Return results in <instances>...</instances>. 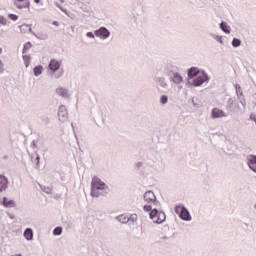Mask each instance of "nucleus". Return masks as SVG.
Here are the masks:
<instances>
[{"label": "nucleus", "instance_id": "7", "mask_svg": "<svg viewBox=\"0 0 256 256\" xmlns=\"http://www.w3.org/2000/svg\"><path fill=\"white\" fill-rule=\"evenodd\" d=\"M144 201L146 203H155V201H157V197H155V193H153V191H148L144 194Z\"/></svg>", "mask_w": 256, "mask_h": 256}, {"label": "nucleus", "instance_id": "31", "mask_svg": "<svg viewBox=\"0 0 256 256\" xmlns=\"http://www.w3.org/2000/svg\"><path fill=\"white\" fill-rule=\"evenodd\" d=\"M53 25H56V27H58V26H59V22L54 21V22H53Z\"/></svg>", "mask_w": 256, "mask_h": 256}, {"label": "nucleus", "instance_id": "18", "mask_svg": "<svg viewBox=\"0 0 256 256\" xmlns=\"http://www.w3.org/2000/svg\"><path fill=\"white\" fill-rule=\"evenodd\" d=\"M220 27H221L222 31H224V33H231V28L227 25V23L222 22L220 24Z\"/></svg>", "mask_w": 256, "mask_h": 256}, {"label": "nucleus", "instance_id": "3", "mask_svg": "<svg viewBox=\"0 0 256 256\" xmlns=\"http://www.w3.org/2000/svg\"><path fill=\"white\" fill-rule=\"evenodd\" d=\"M175 213L179 215L183 221H191V214H189V210H187V208L184 206H176Z\"/></svg>", "mask_w": 256, "mask_h": 256}, {"label": "nucleus", "instance_id": "29", "mask_svg": "<svg viewBox=\"0 0 256 256\" xmlns=\"http://www.w3.org/2000/svg\"><path fill=\"white\" fill-rule=\"evenodd\" d=\"M87 37H90V39H95V35L93 34V32H88Z\"/></svg>", "mask_w": 256, "mask_h": 256}, {"label": "nucleus", "instance_id": "2", "mask_svg": "<svg viewBox=\"0 0 256 256\" xmlns=\"http://www.w3.org/2000/svg\"><path fill=\"white\" fill-rule=\"evenodd\" d=\"M150 219H152L153 223L161 224L167 219V216L164 214V212H158L157 209H153L150 212Z\"/></svg>", "mask_w": 256, "mask_h": 256}, {"label": "nucleus", "instance_id": "16", "mask_svg": "<svg viewBox=\"0 0 256 256\" xmlns=\"http://www.w3.org/2000/svg\"><path fill=\"white\" fill-rule=\"evenodd\" d=\"M197 75H199V68H191L188 72V77H190V79L197 77Z\"/></svg>", "mask_w": 256, "mask_h": 256}, {"label": "nucleus", "instance_id": "35", "mask_svg": "<svg viewBox=\"0 0 256 256\" xmlns=\"http://www.w3.org/2000/svg\"><path fill=\"white\" fill-rule=\"evenodd\" d=\"M18 9H23V7H21V6H18Z\"/></svg>", "mask_w": 256, "mask_h": 256}, {"label": "nucleus", "instance_id": "22", "mask_svg": "<svg viewBox=\"0 0 256 256\" xmlns=\"http://www.w3.org/2000/svg\"><path fill=\"white\" fill-rule=\"evenodd\" d=\"M33 47V44H31V42H27L26 44H24V48L22 53H27V51H29V49H31Z\"/></svg>", "mask_w": 256, "mask_h": 256}, {"label": "nucleus", "instance_id": "6", "mask_svg": "<svg viewBox=\"0 0 256 256\" xmlns=\"http://www.w3.org/2000/svg\"><path fill=\"white\" fill-rule=\"evenodd\" d=\"M207 80V75L205 73L198 74V76L194 79L195 87H199L203 85Z\"/></svg>", "mask_w": 256, "mask_h": 256}, {"label": "nucleus", "instance_id": "23", "mask_svg": "<svg viewBox=\"0 0 256 256\" xmlns=\"http://www.w3.org/2000/svg\"><path fill=\"white\" fill-rule=\"evenodd\" d=\"M233 47H240L241 46V40L234 38L232 41Z\"/></svg>", "mask_w": 256, "mask_h": 256}, {"label": "nucleus", "instance_id": "17", "mask_svg": "<svg viewBox=\"0 0 256 256\" xmlns=\"http://www.w3.org/2000/svg\"><path fill=\"white\" fill-rule=\"evenodd\" d=\"M20 31H21V33H31V31H32L31 25L22 24L20 26Z\"/></svg>", "mask_w": 256, "mask_h": 256}, {"label": "nucleus", "instance_id": "27", "mask_svg": "<svg viewBox=\"0 0 256 256\" xmlns=\"http://www.w3.org/2000/svg\"><path fill=\"white\" fill-rule=\"evenodd\" d=\"M0 25H7V19L3 16H0Z\"/></svg>", "mask_w": 256, "mask_h": 256}, {"label": "nucleus", "instance_id": "26", "mask_svg": "<svg viewBox=\"0 0 256 256\" xmlns=\"http://www.w3.org/2000/svg\"><path fill=\"white\" fill-rule=\"evenodd\" d=\"M8 17L11 19V21H17V19H19V16L15 14H9Z\"/></svg>", "mask_w": 256, "mask_h": 256}, {"label": "nucleus", "instance_id": "9", "mask_svg": "<svg viewBox=\"0 0 256 256\" xmlns=\"http://www.w3.org/2000/svg\"><path fill=\"white\" fill-rule=\"evenodd\" d=\"M248 166L249 168L256 173V156L250 155L248 156Z\"/></svg>", "mask_w": 256, "mask_h": 256}, {"label": "nucleus", "instance_id": "12", "mask_svg": "<svg viewBox=\"0 0 256 256\" xmlns=\"http://www.w3.org/2000/svg\"><path fill=\"white\" fill-rule=\"evenodd\" d=\"M170 81H172L173 83L179 84V83H183V77L179 75V73L175 72L171 78Z\"/></svg>", "mask_w": 256, "mask_h": 256}, {"label": "nucleus", "instance_id": "15", "mask_svg": "<svg viewBox=\"0 0 256 256\" xmlns=\"http://www.w3.org/2000/svg\"><path fill=\"white\" fill-rule=\"evenodd\" d=\"M3 205L5 206V207H15V202L13 201V200H10L9 198H7V197H4L3 198Z\"/></svg>", "mask_w": 256, "mask_h": 256}, {"label": "nucleus", "instance_id": "13", "mask_svg": "<svg viewBox=\"0 0 256 256\" xmlns=\"http://www.w3.org/2000/svg\"><path fill=\"white\" fill-rule=\"evenodd\" d=\"M56 93L57 95H60V97H69V92L67 91V89L62 87L58 88L56 90Z\"/></svg>", "mask_w": 256, "mask_h": 256}, {"label": "nucleus", "instance_id": "32", "mask_svg": "<svg viewBox=\"0 0 256 256\" xmlns=\"http://www.w3.org/2000/svg\"><path fill=\"white\" fill-rule=\"evenodd\" d=\"M3 67V61L0 60V68Z\"/></svg>", "mask_w": 256, "mask_h": 256}, {"label": "nucleus", "instance_id": "1", "mask_svg": "<svg viewBox=\"0 0 256 256\" xmlns=\"http://www.w3.org/2000/svg\"><path fill=\"white\" fill-rule=\"evenodd\" d=\"M107 187L105 182H103L99 177L95 176L92 178L91 182V195L92 197H99L101 193L99 191H103Z\"/></svg>", "mask_w": 256, "mask_h": 256}, {"label": "nucleus", "instance_id": "4", "mask_svg": "<svg viewBox=\"0 0 256 256\" xmlns=\"http://www.w3.org/2000/svg\"><path fill=\"white\" fill-rule=\"evenodd\" d=\"M58 119L62 123H65V121H67V119H69V113L67 112V107H65L64 105L59 107Z\"/></svg>", "mask_w": 256, "mask_h": 256}, {"label": "nucleus", "instance_id": "14", "mask_svg": "<svg viewBox=\"0 0 256 256\" xmlns=\"http://www.w3.org/2000/svg\"><path fill=\"white\" fill-rule=\"evenodd\" d=\"M24 237L27 241H31L33 239V230L31 228H27L24 232Z\"/></svg>", "mask_w": 256, "mask_h": 256}, {"label": "nucleus", "instance_id": "10", "mask_svg": "<svg viewBox=\"0 0 256 256\" xmlns=\"http://www.w3.org/2000/svg\"><path fill=\"white\" fill-rule=\"evenodd\" d=\"M59 67H61V62L56 59H52L49 63L50 71H58Z\"/></svg>", "mask_w": 256, "mask_h": 256}, {"label": "nucleus", "instance_id": "34", "mask_svg": "<svg viewBox=\"0 0 256 256\" xmlns=\"http://www.w3.org/2000/svg\"><path fill=\"white\" fill-rule=\"evenodd\" d=\"M1 53H3V49L0 48V55H1Z\"/></svg>", "mask_w": 256, "mask_h": 256}, {"label": "nucleus", "instance_id": "11", "mask_svg": "<svg viewBox=\"0 0 256 256\" xmlns=\"http://www.w3.org/2000/svg\"><path fill=\"white\" fill-rule=\"evenodd\" d=\"M225 112L223 110H220L218 108H214L212 110V118L213 119H219V117H225Z\"/></svg>", "mask_w": 256, "mask_h": 256}, {"label": "nucleus", "instance_id": "20", "mask_svg": "<svg viewBox=\"0 0 256 256\" xmlns=\"http://www.w3.org/2000/svg\"><path fill=\"white\" fill-rule=\"evenodd\" d=\"M118 221H120V223H129V218L127 217V215L122 214L118 216Z\"/></svg>", "mask_w": 256, "mask_h": 256}, {"label": "nucleus", "instance_id": "24", "mask_svg": "<svg viewBox=\"0 0 256 256\" xmlns=\"http://www.w3.org/2000/svg\"><path fill=\"white\" fill-rule=\"evenodd\" d=\"M61 233H63V228L61 227H56L53 231L54 235H61Z\"/></svg>", "mask_w": 256, "mask_h": 256}, {"label": "nucleus", "instance_id": "28", "mask_svg": "<svg viewBox=\"0 0 256 256\" xmlns=\"http://www.w3.org/2000/svg\"><path fill=\"white\" fill-rule=\"evenodd\" d=\"M152 209L153 207L151 205H144V211L146 212L153 211Z\"/></svg>", "mask_w": 256, "mask_h": 256}, {"label": "nucleus", "instance_id": "21", "mask_svg": "<svg viewBox=\"0 0 256 256\" xmlns=\"http://www.w3.org/2000/svg\"><path fill=\"white\" fill-rule=\"evenodd\" d=\"M23 61L25 63L26 67H29L30 63H31V56L29 55H23Z\"/></svg>", "mask_w": 256, "mask_h": 256}, {"label": "nucleus", "instance_id": "25", "mask_svg": "<svg viewBox=\"0 0 256 256\" xmlns=\"http://www.w3.org/2000/svg\"><path fill=\"white\" fill-rule=\"evenodd\" d=\"M167 101H169V98L167 97V95L161 96V103H162V105H165V103H167Z\"/></svg>", "mask_w": 256, "mask_h": 256}, {"label": "nucleus", "instance_id": "33", "mask_svg": "<svg viewBox=\"0 0 256 256\" xmlns=\"http://www.w3.org/2000/svg\"><path fill=\"white\" fill-rule=\"evenodd\" d=\"M34 1H35V3H40L41 0H34Z\"/></svg>", "mask_w": 256, "mask_h": 256}, {"label": "nucleus", "instance_id": "30", "mask_svg": "<svg viewBox=\"0 0 256 256\" xmlns=\"http://www.w3.org/2000/svg\"><path fill=\"white\" fill-rule=\"evenodd\" d=\"M41 161V157L37 156L36 157V166L39 167V162Z\"/></svg>", "mask_w": 256, "mask_h": 256}, {"label": "nucleus", "instance_id": "8", "mask_svg": "<svg viewBox=\"0 0 256 256\" xmlns=\"http://www.w3.org/2000/svg\"><path fill=\"white\" fill-rule=\"evenodd\" d=\"M7 187H9V180L5 176L0 175V193L6 191Z\"/></svg>", "mask_w": 256, "mask_h": 256}, {"label": "nucleus", "instance_id": "19", "mask_svg": "<svg viewBox=\"0 0 256 256\" xmlns=\"http://www.w3.org/2000/svg\"><path fill=\"white\" fill-rule=\"evenodd\" d=\"M41 73H43V66H36L34 68V75L36 77H39V75H41Z\"/></svg>", "mask_w": 256, "mask_h": 256}, {"label": "nucleus", "instance_id": "5", "mask_svg": "<svg viewBox=\"0 0 256 256\" xmlns=\"http://www.w3.org/2000/svg\"><path fill=\"white\" fill-rule=\"evenodd\" d=\"M96 37H100V39H107L109 37L110 32L107 28L101 27L99 30L95 31Z\"/></svg>", "mask_w": 256, "mask_h": 256}]
</instances>
